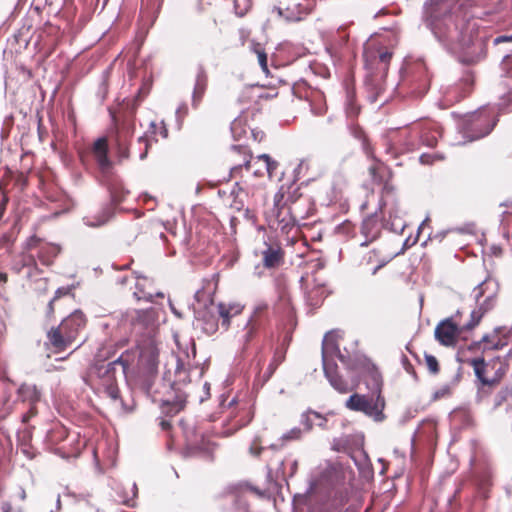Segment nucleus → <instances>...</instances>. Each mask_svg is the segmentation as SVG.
<instances>
[{
	"label": "nucleus",
	"mask_w": 512,
	"mask_h": 512,
	"mask_svg": "<svg viewBox=\"0 0 512 512\" xmlns=\"http://www.w3.org/2000/svg\"><path fill=\"white\" fill-rule=\"evenodd\" d=\"M40 391L36 385L24 383L17 390V399L30 405L29 413L23 415V422H27L30 414H34V405L40 400Z\"/></svg>",
	"instance_id": "nucleus-15"
},
{
	"label": "nucleus",
	"mask_w": 512,
	"mask_h": 512,
	"mask_svg": "<svg viewBox=\"0 0 512 512\" xmlns=\"http://www.w3.org/2000/svg\"><path fill=\"white\" fill-rule=\"evenodd\" d=\"M259 329L258 322L250 317L244 324L243 328L238 332L237 338L244 346L247 345L257 334Z\"/></svg>",
	"instance_id": "nucleus-26"
},
{
	"label": "nucleus",
	"mask_w": 512,
	"mask_h": 512,
	"mask_svg": "<svg viewBox=\"0 0 512 512\" xmlns=\"http://www.w3.org/2000/svg\"><path fill=\"white\" fill-rule=\"evenodd\" d=\"M429 223V218L427 217L419 226V231L422 230Z\"/></svg>",
	"instance_id": "nucleus-62"
},
{
	"label": "nucleus",
	"mask_w": 512,
	"mask_h": 512,
	"mask_svg": "<svg viewBox=\"0 0 512 512\" xmlns=\"http://www.w3.org/2000/svg\"><path fill=\"white\" fill-rule=\"evenodd\" d=\"M311 111L315 115H322L325 112V106L323 104V97L321 94H316L314 100L310 104Z\"/></svg>",
	"instance_id": "nucleus-37"
},
{
	"label": "nucleus",
	"mask_w": 512,
	"mask_h": 512,
	"mask_svg": "<svg viewBox=\"0 0 512 512\" xmlns=\"http://www.w3.org/2000/svg\"><path fill=\"white\" fill-rule=\"evenodd\" d=\"M86 319L81 311H75L65 318L60 327L66 335V340L73 343L77 338L79 332L84 328Z\"/></svg>",
	"instance_id": "nucleus-14"
},
{
	"label": "nucleus",
	"mask_w": 512,
	"mask_h": 512,
	"mask_svg": "<svg viewBox=\"0 0 512 512\" xmlns=\"http://www.w3.org/2000/svg\"><path fill=\"white\" fill-rule=\"evenodd\" d=\"M274 11H276L280 17H284V19L288 22H297L301 20V16L299 15V13H297L296 15L289 9L283 11L281 8L276 7L274 8Z\"/></svg>",
	"instance_id": "nucleus-41"
},
{
	"label": "nucleus",
	"mask_w": 512,
	"mask_h": 512,
	"mask_svg": "<svg viewBox=\"0 0 512 512\" xmlns=\"http://www.w3.org/2000/svg\"><path fill=\"white\" fill-rule=\"evenodd\" d=\"M303 436V430L299 427H294L289 431L282 434L280 437L281 447L292 441H298Z\"/></svg>",
	"instance_id": "nucleus-35"
},
{
	"label": "nucleus",
	"mask_w": 512,
	"mask_h": 512,
	"mask_svg": "<svg viewBox=\"0 0 512 512\" xmlns=\"http://www.w3.org/2000/svg\"><path fill=\"white\" fill-rule=\"evenodd\" d=\"M343 337L341 330H332L325 334L322 341V363L326 378L331 386L340 393H347L350 388L348 383L338 375L335 359L350 367L349 356L341 353L339 340Z\"/></svg>",
	"instance_id": "nucleus-5"
},
{
	"label": "nucleus",
	"mask_w": 512,
	"mask_h": 512,
	"mask_svg": "<svg viewBox=\"0 0 512 512\" xmlns=\"http://www.w3.org/2000/svg\"><path fill=\"white\" fill-rule=\"evenodd\" d=\"M257 161H263L265 170L268 173L269 177H272L273 172L276 170L278 163L271 159L268 154H261L257 156Z\"/></svg>",
	"instance_id": "nucleus-36"
},
{
	"label": "nucleus",
	"mask_w": 512,
	"mask_h": 512,
	"mask_svg": "<svg viewBox=\"0 0 512 512\" xmlns=\"http://www.w3.org/2000/svg\"><path fill=\"white\" fill-rule=\"evenodd\" d=\"M345 497H341L337 504H330L328 512H354L350 508H343Z\"/></svg>",
	"instance_id": "nucleus-45"
},
{
	"label": "nucleus",
	"mask_w": 512,
	"mask_h": 512,
	"mask_svg": "<svg viewBox=\"0 0 512 512\" xmlns=\"http://www.w3.org/2000/svg\"><path fill=\"white\" fill-rule=\"evenodd\" d=\"M441 136L439 126L434 122H428L425 127L419 131L418 137L422 144L428 147H434L437 144L438 138Z\"/></svg>",
	"instance_id": "nucleus-22"
},
{
	"label": "nucleus",
	"mask_w": 512,
	"mask_h": 512,
	"mask_svg": "<svg viewBox=\"0 0 512 512\" xmlns=\"http://www.w3.org/2000/svg\"><path fill=\"white\" fill-rule=\"evenodd\" d=\"M348 114L355 116L357 114V110L354 109V108H351V109L348 110Z\"/></svg>",
	"instance_id": "nucleus-64"
},
{
	"label": "nucleus",
	"mask_w": 512,
	"mask_h": 512,
	"mask_svg": "<svg viewBox=\"0 0 512 512\" xmlns=\"http://www.w3.org/2000/svg\"><path fill=\"white\" fill-rule=\"evenodd\" d=\"M50 344L55 348L56 351H64L72 343L66 340V335L61 329L60 325L56 328H52L47 334Z\"/></svg>",
	"instance_id": "nucleus-25"
},
{
	"label": "nucleus",
	"mask_w": 512,
	"mask_h": 512,
	"mask_svg": "<svg viewBox=\"0 0 512 512\" xmlns=\"http://www.w3.org/2000/svg\"><path fill=\"white\" fill-rule=\"evenodd\" d=\"M231 152L233 157L240 156L242 159L239 163H236L231 167L230 170L233 176H235L239 171H241L243 167L247 171L251 169L252 156L250 154L249 149L246 146L242 144L233 145L231 148Z\"/></svg>",
	"instance_id": "nucleus-18"
},
{
	"label": "nucleus",
	"mask_w": 512,
	"mask_h": 512,
	"mask_svg": "<svg viewBox=\"0 0 512 512\" xmlns=\"http://www.w3.org/2000/svg\"><path fill=\"white\" fill-rule=\"evenodd\" d=\"M488 286L489 283L483 281L473 289L472 296L477 303V308L471 312V319L466 324L467 329H473L476 327L480 323L484 314L491 310L496 303V295L494 292L485 296Z\"/></svg>",
	"instance_id": "nucleus-9"
},
{
	"label": "nucleus",
	"mask_w": 512,
	"mask_h": 512,
	"mask_svg": "<svg viewBox=\"0 0 512 512\" xmlns=\"http://www.w3.org/2000/svg\"><path fill=\"white\" fill-rule=\"evenodd\" d=\"M419 130L417 128L413 131H392L388 135L386 153L396 156L398 153L415 149L417 143Z\"/></svg>",
	"instance_id": "nucleus-12"
},
{
	"label": "nucleus",
	"mask_w": 512,
	"mask_h": 512,
	"mask_svg": "<svg viewBox=\"0 0 512 512\" xmlns=\"http://www.w3.org/2000/svg\"><path fill=\"white\" fill-rule=\"evenodd\" d=\"M374 263L375 266L369 269L372 275H375L378 272V270L384 267L387 264V260L378 259V254L376 253V251L373 250L363 257L362 265L368 267Z\"/></svg>",
	"instance_id": "nucleus-28"
},
{
	"label": "nucleus",
	"mask_w": 512,
	"mask_h": 512,
	"mask_svg": "<svg viewBox=\"0 0 512 512\" xmlns=\"http://www.w3.org/2000/svg\"><path fill=\"white\" fill-rule=\"evenodd\" d=\"M481 342L485 343V347L484 349H493V350H497L500 348V345L499 343H496V344H492V345H488L487 343L489 342V336L488 335H484L481 339Z\"/></svg>",
	"instance_id": "nucleus-52"
},
{
	"label": "nucleus",
	"mask_w": 512,
	"mask_h": 512,
	"mask_svg": "<svg viewBox=\"0 0 512 512\" xmlns=\"http://www.w3.org/2000/svg\"><path fill=\"white\" fill-rule=\"evenodd\" d=\"M8 276L4 272H0V285L4 286L7 282Z\"/></svg>",
	"instance_id": "nucleus-58"
},
{
	"label": "nucleus",
	"mask_w": 512,
	"mask_h": 512,
	"mask_svg": "<svg viewBox=\"0 0 512 512\" xmlns=\"http://www.w3.org/2000/svg\"><path fill=\"white\" fill-rule=\"evenodd\" d=\"M432 158L433 156L432 155H429V154H423L421 155L420 157V161L424 164H430L432 163Z\"/></svg>",
	"instance_id": "nucleus-53"
},
{
	"label": "nucleus",
	"mask_w": 512,
	"mask_h": 512,
	"mask_svg": "<svg viewBox=\"0 0 512 512\" xmlns=\"http://www.w3.org/2000/svg\"><path fill=\"white\" fill-rule=\"evenodd\" d=\"M175 342L178 346L177 364L175 368V380L173 383L156 384L152 380V373L158 366L159 348L155 339L149 338L147 342L140 345L139 362L144 366L149 375L141 383V388L151 397L154 403H159L162 413L167 416H174L185 406L186 395L177 387L180 383L189 381L188 367L190 359L196 355L195 343L193 339L185 342V349H182L178 337L175 335Z\"/></svg>",
	"instance_id": "nucleus-2"
},
{
	"label": "nucleus",
	"mask_w": 512,
	"mask_h": 512,
	"mask_svg": "<svg viewBox=\"0 0 512 512\" xmlns=\"http://www.w3.org/2000/svg\"><path fill=\"white\" fill-rule=\"evenodd\" d=\"M160 425H161L163 430H167L171 426L170 422L168 420H165V419L161 420Z\"/></svg>",
	"instance_id": "nucleus-59"
},
{
	"label": "nucleus",
	"mask_w": 512,
	"mask_h": 512,
	"mask_svg": "<svg viewBox=\"0 0 512 512\" xmlns=\"http://www.w3.org/2000/svg\"><path fill=\"white\" fill-rule=\"evenodd\" d=\"M364 375L367 377V387L375 393L381 392L382 376L373 363L365 359L363 362Z\"/></svg>",
	"instance_id": "nucleus-19"
},
{
	"label": "nucleus",
	"mask_w": 512,
	"mask_h": 512,
	"mask_svg": "<svg viewBox=\"0 0 512 512\" xmlns=\"http://www.w3.org/2000/svg\"><path fill=\"white\" fill-rule=\"evenodd\" d=\"M470 365L481 384L478 386L479 394L484 392V387L497 385L508 370L506 359L501 357H495L489 361H485L482 357L474 358L470 361Z\"/></svg>",
	"instance_id": "nucleus-7"
},
{
	"label": "nucleus",
	"mask_w": 512,
	"mask_h": 512,
	"mask_svg": "<svg viewBox=\"0 0 512 512\" xmlns=\"http://www.w3.org/2000/svg\"><path fill=\"white\" fill-rule=\"evenodd\" d=\"M93 156L102 172H107L111 167V161L108 158L107 140L98 138L93 145Z\"/></svg>",
	"instance_id": "nucleus-16"
},
{
	"label": "nucleus",
	"mask_w": 512,
	"mask_h": 512,
	"mask_svg": "<svg viewBox=\"0 0 512 512\" xmlns=\"http://www.w3.org/2000/svg\"><path fill=\"white\" fill-rule=\"evenodd\" d=\"M170 307L174 315H176L178 318H182V314L172 305L170 302Z\"/></svg>",
	"instance_id": "nucleus-60"
},
{
	"label": "nucleus",
	"mask_w": 512,
	"mask_h": 512,
	"mask_svg": "<svg viewBox=\"0 0 512 512\" xmlns=\"http://www.w3.org/2000/svg\"><path fill=\"white\" fill-rule=\"evenodd\" d=\"M208 77L207 73L202 65L198 67L196 80L194 84L193 94H192V104L194 107H197L202 100L203 95L205 94L207 88Z\"/></svg>",
	"instance_id": "nucleus-21"
},
{
	"label": "nucleus",
	"mask_w": 512,
	"mask_h": 512,
	"mask_svg": "<svg viewBox=\"0 0 512 512\" xmlns=\"http://www.w3.org/2000/svg\"><path fill=\"white\" fill-rule=\"evenodd\" d=\"M202 328L206 333L213 334L217 331L218 325L215 320H212V321L205 322V324Z\"/></svg>",
	"instance_id": "nucleus-48"
},
{
	"label": "nucleus",
	"mask_w": 512,
	"mask_h": 512,
	"mask_svg": "<svg viewBox=\"0 0 512 512\" xmlns=\"http://www.w3.org/2000/svg\"><path fill=\"white\" fill-rule=\"evenodd\" d=\"M311 416H314L316 418L320 417V415L316 412H305L301 415L300 423H301V425L304 426V429H302L303 433L310 431L313 426V421L311 419Z\"/></svg>",
	"instance_id": "nucleus-38"
},
{
	"label": "nucleus",
	"mask_w": 512,
	"mask_h": 512,
	"mask_svg": "<svg viewBox=\"0 0 512 512\" xmlns=\"http://www.w3.org/2000/svg\"><path fill=\"white\" fill-rule=\"evenodd\" d=\"M61 508V499H60V495L57 496V499H56V509L59 510Z\"/></svg>",
	"instance_id": "nucleus-63"
},
{
	"label": "nucleus",
	"mask_w": 512,
	"mask_h": 512,
	"mask_svg": "<svg viewBox=\"0 0 512 512\" xmlns=\"http://www.w3.org/2000/svg\"><path fill=\"white\" fill-rule=\"evenodd\" d=\"M262 255L263 264L266 268L278 267L283 261V251L278 245H267Z\"/></svg>",
	"instance_id": "nucleus-24"
},
{
	"label": "nucleus",
	"mask_w": 512,
	"mask_h": 512,
	"mask_svg": "<svg viewBox=\"0 0 512 512\" xmlns=\"http://www.w3.org/2000/svg\"><path fill=\"white\" fill-rule=\"evenodd\" d=\"M226 512H249L245 497L243 495L235 496L230 506L226 508Z\"/></svg>",
	"instance_id": "nucleus-33"
},
{
	"label": "nucleus",
	"mask_w": 512,
	"mask_h": 512,
	"mask_svg": "<svg viewBox=\"0 0 512 512\" xmlns=\"http://www.w3.org/2000/svg\"><path fill=\"white\" fill-rule=\"evenodd\" d=\"M136 357L135 352L125 351L116 360L109 363H95L89 371L82 376L85 384L95 389L99 393H103L111 400L119 401L124 410L126 408L120 399L118 388V376L126 374Z\"/></svg>",
	"instance_id": "nucleus-4"
},
{
	"label": "nucleus",
	"mask_w": 512,
	"mask_h": 512,
	"mask_svg": "<svg viewBox=\"0 0 512 512\" xmlns=\"http://www.w3.org/2000/svg\"><path fill=\"white\" fill-rule=\"evenodd\" d=\"M0 512H24L22 506H13L10 502L5 501L1 504Z\"/></svg>",
	"instance_id": "nucleus-46"
},
{
	"label": "nucleus",
	"mask_w": 512,
	"mask_h": 512,
	"mask_svg": "<svg viewBox=\"0 0 512 512\" xmlns=\"http://www.w3.org/2000/svg\"><path fill=\"white\" fill-rule=\"evenodd\" d=\"M152 136L153 141H157L156 136L159 134L162 138H167L168 136V130L166 128V125L163 121L161 122H155L151 121L149 124V130L148 132Z\"/></svg>",
	"instance_id": "nucleus-32"
},
{
	"label": "nucleus",
	"mask_w": 512,
	"mask_h": 512,
	"mask_svg": "<svg viewBox=\"0 0 512 512\" xmlns=\"http://www.w3.org/2000/svg\"><path fill=\"white\" fill-rule=\"evenodd\" d=\"M498 122V115L494 108H482L466 116L460 126V132L466 139L472 142L481 139L494 129Z\"/></svg>",
	"instance_id": "nucleus-6"
},
{
	"label": "nucleus",
	"mask_w": 512,
	"mask_h": 512,
	"mask_svg": "<svg viewBox=\"0 0 512 512\" xmlns=\"http://www.w3.org/2000/svg\"><path fill=\"white\" fill-rule=\"evenodd\" d=\"M18 497L21 501H25L26 498H27V494H26V491L23 489V488H20L19 489V492H18Z\"/></svg>",
	"instance_id": "nucleus-57"
},
{
	"label": "nucleus",
	"mask_w": 512,
	"mask_h": 512,
	"mask_svg": "<svg viewBox=\"0 0 512 512\" xmlns=\"http://www.w3.org/2000/svg\"><path fill=\"white\" fill-rule=\"evenodd\" d=\"M250 132L256 141H261L264 136L263 132L261 131L250 130Z\"/></svg>",
	"instance_id": "nucleus-55"
},
{
	"label": "nucleus",
	"mask_w": 512,
	"mask_h": 512,
	"mask_svg": "<svg viewBox=\"0 0 512 512\" xmlns=\"http://www.w3.org/2000/svg\"><path fill=\"white\" fill-rule=\"evenodd\" d=\"M300 282L306 305L311 308L319 307L328 295L324 281L314 275L307 274L301 277Z\"/></svg>",
	"instance_id": "nucleus-10"
},
{
	"label": "nucleus",
	"mask_w": 512,
	"mask_h": 512,
	"mask_svg": "<svg viewBox=\"0 0 512 512\" xmlns=\"http://www.w3.org/2000/svg\"><path fill=\"white\" fill-rule=\"evenodd\" d=\"M152 282L149 281L146 278H138L136 283V291L134 292V295L137 297L138 300H145L148 302H152L154 296L163 298L164 294L162 292H154L151 289Z\"/></svg>",
	"instance_id": "nucleus-23"
},
{
	"label": "nucleus",
	"mask_w": 512,
	"mask_h": 512,
	"mask_svg": "<svg viewBox=\"0 0 512 512\" xmlns=\"http://www.w3.org/2000/svg\"><path fill=\"white\" fill-rule=\"evenodd\" d=\"M112 212L110 208H104L101 212H99L95 216H87L84 218V222L87 226L90 227H99L108 222L111 218Z\"/></svg>",
	"instance_id": "nucleus-27"
},
{
	"label": "nucleus",
	"mask_w": 512,
	"mask_h": 512,
	"mask_svg": "<svg viewBox=\"0 0 512 512\" xmlns=\"http://www.w3.org/2000/svg\"><path fill=\"white\" fill-rule=\"evenodd\" d=\"M491 253L494 256H500L502 254V248L499 246H492L491 247Z\"/></svg>",
	"instance_id": "nucleus-56"
},
{
	"label": "nucleus",
	"mask_w": 512,
	"mask_h": 512,
	"mask_svg": "<svg viewBox=\"0 0 512 512\" xmlns=\"http://www.w3.org/2000/svg\"><path fill=\"white\" fill-rule=\"evenodd\" d=\"M506 41H512V35L510 36H499L494 40L495 44L506 42Z\"/></svg>",
	"instance_id": "nucleus-54"
},
{
	"label": "nucleus",
	"mask_w": 512,
	"mask_h": 512,
	"mask_svg": "<svg viewBox=\"0 0 512 512\" xmlns=\"http://www.w3.org/2000/svg\"><path fill=\"white\" fill-rule=\"evenodd\" d=\"M384 167L381 163H377L375 165H372L370 168H369V171H370V174L372 175L373 179L374 180H377L378 178V173L380 172V170H382Z\"/></svg>",
	"instance_id": "nucleus-50"
},
{
	"label": "nucleus",
	"mask_w": 512,
	"mask_h": 512,
	"mask_svg": "<svg viewBox=\"0 0 512 512\" xmlns=\"http://www.w3.org/2000/svg\"><path fill=\"white\" fill-rule=\"evenodd\" d=\"M417 73V78L421 82V85L423 86L424 90L427 88V83L429 81L428 72L425 66V63L422 59H418L414 63V67L412 68Z\"/></svg>",
	"instance_id": "nucleus-34"
},
{
	"label": "nucleus",
	"mask_w": 512,
	"mask_h": 512,
	"mask_svg": "<svg viewBox=\"0 0 512 512\" xmlns=\"http://www.w3.org/2000/svg\"><path fill=\"white\" fill-rule=\"evenodd\" d=\"M282 360H283L282 355H280L278 353H276L274 355L272 361L270 362L269 366L267 367V370L263 373V375H259V377H258V382H260L261 385L266 383L271 378V376L274 374L275 370L277 369L279 364L282 362Z\"/></svg>",
	"instance_id": "nucleus-29"
},
{
	"label": "nucleus",
	"mask_w": 512,
	"mask_h": 512,
	"mask_svg": "<svg viewBox=\"0 0 512 512\" xmlns=\"http://www.w3.org/2000/svg\"><path fill=\"white\" fill-rule=\"evenodd\" d=\"M188 113V107L186 104H181L176 110V116L178 119L183 118Z\"/></svg>",
	"instance_id": "nucleus-51"
},
{
	"label": "nucleus",
	"mask_w": 512,
	"mask_h": 512,
	"mask_svg": "<svg viewBox=\"0 0 512 512\" xmlns=\"http://www.w3.org/2000/svg\"><path fill=\"white\" fill-rule=\"evenodd\" d=\"M425 362H426L428 370L432 374L438 373L439 365H438V361H437L436 357H434L433 355L426 354L425 355Z\"/></svg>",
	"instance_id": "nucleus-44"
},
{
	"label": "nucleus",
	"mask_w": 512,
	"mask_h": 512,
	"mask_svg": "<svg viewBox=\"0 0 512 512\" xmlns=\"http://www.w3.org/2000/svg\"><path fill=\"white\" fill-rule=\"evenodd\" d=\"M446 392H447V389L439 390V391L435 392L434 397H435L436 399H437V398H440V397H441V396H443Z\"/></svg>",
	"instance_id": "nucleus-61"
},
{
	"label": "nucleus",
	"mask_w": 512,
	"mask_h": 512,
	"mask_svg": "<svg viewBox=\"0 0 512 512\" xmlns=\"http://www.w3.org/2000/svg\"><path fill=\"white\" fill-rule=\"evenodd\" d=\"M69 291H70V289H69V288H65V287L58 288V289L56 290V292H55V296H54V298L49 302V305H48L49 310H50V311H53V303H54V301H55L57 298H59V297H61V296H63V295L68 294V293H69Z\"/></svg>",
	"instance_id": "nucleus-47"
},
{
	"label": "nucleus",
	"mask_w": 512,
	"mask_h": 512,
	"mask_svg": "<svg viewBox=\"0 0 512 512\" xmlns=\"http://www.w3.org/2000/svg\"><path fill=\"white\" fill-rule=\"evenodd\" d=\"M365 62L366 65L369 66L371 69L375 64L379 66V69L383 72H386L388 69L389 61L392 57V53L385 50V51H374V50H368L364 53Z\"/></svg>",
	"instance_id": "nucleus-17"
},
{
	"label": "nucleus",
	"mask_w": 512,
	"mask_h": 512,
	"mask_svg": "<svg viewBox=\"0 0 512 512\" xmlns=\"http://www.w3.org/2000/svg\"><path fill=\"white\" fill-rule=\"evenodd\" d=\"M135 130V123L132 117L124 119L121 123H115V132L112 141L116 147L119 159L129 157V142Z\"/></svg>",
	"instance_id": "nucleus-11"
},
{
	"label": "nucleus",
	"mask_w": 512,
	"mask_h": 512,
	"mask_svg": "<svg viewBox=\"0 0 512 512\" xmlns=\"http://www.w3.org/2000/svg\"><path fill=\"white\" fill-rule=\"evenodd\" d=\"M254 51L257 54L258 63L260 65L262 71L266 75H268L269 70H268V65H267V54L265 53V51L259 45H257L255 47Z\"/></svg>",
	"instance_id": "nucleus-39"
},
{
	"label": "nucleus",
	"mask_w": 512,
	"mask_h": 512,
	"mask_svg": "<svg viewBox=\"0 0 512 512\" xmlns=\"http://www.w3.org/2000/svg\"><path fill=\"white\" fill-rule=\"evenodd\" d=\"M60 253V247L55 244H47L41 247L40 258L43 263L49 264Z\"/></svg>",
	"instance_id": "nucleus-30"
},
{
	"label": "nucleus",
	"mask_w": 512,
	"mask_h": 512,
	"mask_svg": "<svg viewBox=\"0 0 512 512\" xmlns=\"http://www.w3.org/2000/svg\"><path fill=\"white\" fill-rule=\"evenodd\" d=\"M402 214L392 187L385 184L377 211L362 222L361 234L365 241L361 243V246H367L376 240L384 227L395 233L403 232L406 224Z\"/></svg>",
	"instance_id": "nucleus-3"
},
{
	"label": "nucleus",
	"mask_w": 512,
	"mask_h": 512,
	"mask_svg": "<svg viewBox=\"0 0 512 512\" xmlns=\"http://www.w3.org/2000/svg\"><path fill=\"white\" fill-rule=\"evenodd\" d=\"M231 133L235 140H241L242 138L246 137L247 133L250 131L247 127L244 121L240 118L235 119L231 123Z\"/></svg>",
	"instance_id": "nucleus-31"
},
{
	"label": "nucleus",
	"mask_w": 512,
	"mask_h": 512,
	"mask_svg": "<svg viewBox=\"0 0 512 512\" xmlns=\"http://www.w3.org/2000/svg\"><path fill=\"white\" fill-rule=\"evenodd\" d=\"M345 406L349 410L362 412L375 421H382L384 419L383 409L385 403L379 393H377L375 398L355 393L346 400Z\"/></svg>",
	"instance_id": "nucleus-8"
},
{
	"label": "nucleus",
	"mask_w": 512,
	"mask_h": 512,
	"mask_svg": "<svg viewBox=\"0 0 512 512\" xmlns=\"http://www.w3.org/2000/svg\"><path fill=\"white\" fill-rule=\"evenodd\" d=\"M137 496V486L135 483H133L130 487V492L125 493L124 495H121V502L127 506H134V499Z\"/></svg>",
	"instance_id": "nucleus-40"
},
{
	"label": "nucleus",
	"mask_w": 512,
	"mask_h": 512,
	"mask_svg": "<svg viewBox=\"0 0 512 512\" xmlns=\"http://www.w3.org/2000/svg\"><path fill=\"white\" fill-rule=\"evenodd\" d=\"M243 310V306L239 303L220 302L217 305V312L222 319L221 325L224 329H228L231 318L239 315Z\"/></svg>",
	"instance_id": "nucleus-20"
},
{
	"label": "nucleus",
	"mask_w": 512,
	"mask_h": 512,
	"mask_svg": "<svg viewBox=\"0 0 512 512\" xmlns=\"http://www.w3.org/2000/svg\"><path fill=\"white\" fill-rule=\"evenodd\" d=\"M264 450V447L261 446V440L259 437H255L250 444L249 453L253 457L260 456L261 452Z\"/></svg>",
	"instance_id": "nucleus-42"
},
{
	"label": "nucleus",
	"mask_w": 512,
	"mask_h": 512,
	"mask_svg": "<svg viewBox=\"0 0 512 512\" xmlns=\"http://www.w3.org/2000/svg\"><path fill=\"white\" fill-rule=\"evenodd\" d=\"M137 316H136V321L133 322V329L134 331L136 332H140V330L142 329V318L144 316H146V313L145 312H136Z\"/></svg>",
	"instance_id": "nucleus-49"
},
{
	"label": "nucleus",
	"mask_w": 512,
	"mask_h": 512,
	"mask_svg": "<svg viewBox=\"0 0 512 512\" xmlns=\"http://www.w3.org/2000/svg\"><path fill=\"white\" fill-rule=\"evenodd\" d=\"M472 0H426L423 23L446 49L462 53L472 46L482 49L478 39Z\"/></svg>",
	"instance_id": "nucleus-1"
},
{
	"label": "nucleus",
	"mask_w": 512,
	"mask_h": 512,
	"mask_svg": "<svg viewBox=\"0 0 512 512\" xmlns=\"http://www.w3.org/2000/svg\"><path fill=\"white\" fill-rule=\"evenodd\" d=\"M151 141L152 140L148 137L147 134L140 136L138 138V143L144 145V150L142 152H140V154H139L140 160H144L147 157L148 149L151 145Z\"/></svg>",
	"instance_id": "nucleus-43"
},
{
	"label": "nucleus",
	"mask_w": 512,
	"mask_h": 512,
	"mask_svg": "<svg viewBox=\"0 0 512 512\" xmlns=\"http://www.w3.org/2000/svg\"><path fill=\"white\" fill-rule=\"evenodd\" d=\"M464 330H468L466 324L460 327L451 318H447L436 326L435 338L444 346H454Z\"/></svg>",
	"instance_id": "nucleus-13"
}]
</instances>
